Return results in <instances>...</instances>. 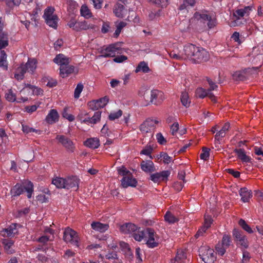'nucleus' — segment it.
<instances>
[{
	"label": "nucleus",
	"mask_w": 263,
	"mask_h": 263,
	"mask_svg": "<svg viewBox=\"0 0 263 263\" xmlns=\"http://www.w3.org/2000/svg\"><path fill=\"white\" fill-rule=\"evenodd\" d=\"M24 190L27 193V197L30 198L33 189V184L29 181H25L22 184H16L11 190V193L13 196H19L23 193Z\"/></svg>",
	"instance_id": "1"
},
{
	"label": "nucleus",
	"mask_w": 263,
	"mask_h": 263,
	"mask_svg": "<svg viewBox=\"0 0 263 263\" xmlns=\"http://www.w3.org/2000/svg\"><path fill=\"white\" fill-rule=\"evenodd\" d=\"M214 250L208 246H201L199 249L200 258L205 263H213L216 259Z\"/></svg>",
	"instance_id": "2"
},
{
	"label": "nucleus",
	"mask_w": 263,
	"mask_h": 263,
	"mask_svg": "<svg viewBox=\"0 0 263 263\" xmlns=\"http://www.w3.org/2000/svg\"><path fill=\"white\" fill-rule=\"evenodd\" d=\"M54 11L53 7H48L44 11L43 17L49 26L56 29L58 26V18L55 14H53Z\"/></svg>",
	"instance_id": "3"
},
{
	"label": "nucleus",
	"mask_w": 263,
	"mask_h": 263,
	"mask_svg": "<svg viewBox=\"0 0 263 263\" xmlns=\"http://www.w3.org/2000/svg\"><path fill=\"white\" fill-rule=\"evenodd\" d=\"M64 240L66 242H69L71 245L79 247L80 238L78 233L73 230L67 228L64 232Z\"/></svg>",
	"instance_id": "4"
},
{
	"label": "nucleus",
	"mask_w": 263,
	"mask_h": 263,
	"mask_svg": "<svg viewBox=\"0 0 263 263\" xmlns=\"http://www.w3.org/2000/svg\"><path fill=\"white\" fill-rule=\"evenodd\" d=\"M147 246L151 248L156 247L159 245V237L155 231L151 228L146 229L145 238Z\"/></svg>",
	"instance_id": "5"
},
{
	"label": "nucleus",
	"mask_w": 263,
	"mask_h": 263,
	"mask_svg": "<svg viewBox=\"0 0 263 263\" xmlns=\"http://www.w3.org/2000/svg\"><path fill=\"white\" fill-rule=\"evenodd\" d=\"M209 58V52L201 47L196 46L192 60L195 63L205 62Z\"/></svg>",
	"instance_id": "6"
},
{
	"label": "nucleus",
	"mask_w": 263,
	"mask_h": 263,
	"mask_svg": "<svg viewBox=\"0 0 263 263\" xmlns=\"http://www.w3.org/2000/svg\"><path fill=\"white\" fill-rule=\"evenodd\" d=\"M233 236L236 241L237 245L241 246L245 249L248 247V241L246 236L243 235L241 231L234 229L233 231Z\"/></svg>",
	"instance_id": "7"
},
{
	"label": "nucleus",
	"mask_w": 263,
	"mask_h": 263,
	"mask_svg": "<svg viewBox=\"0 0 263 263\" xmlns=\"http://www.w3.org/2000/svg\"><path fill=\"white\" fill-rule=\"evenodd\" d=\"M251 10V6H246L243 8L236 10L233 13V17L235 18L234 25H238L239 24L238 21L245 16H248Z\"/></svg>",
	"instance_id": "8"
},
{
	"label": "nucleus",
	"mask_w": 263,
	"mask_h": 263,
	"mask_svg": "<svg viewBox=\"0 0 263 263\" xmlns=\"http://www.w3.org/2000/svg\"><path fill=\"white\" fill-rule=\"evenodd\" d=\"M165 99L163 92L160 90L154 89L151 91L150 102L156 105H160Z\"/></svg>",
	"instance_id": "9"
},
{
	"label": "nucleus",
	"mask_w": 263,
	"mask_h": 263,
	"mask_svg": "<svg viewBox=\"0 0 263 263\" xmlns=\"http://www.w3.org/2000/svg\"><path fill=\"white\" fill-rule=\"evenodd\" d=\"M130 115L128 113L123 114V111L119 109L116 111V124L121 125V127L127 126L129 120Z\"/></svg>",
	"instance_id": "10"
},
{
	"label": "nucleus",
	"mask_w": 263,
	"mask_h": 263,
	"mask_svg": "<svg viewBox=\"0 0 263 263\" xmlns=\"http://www.w3.org/2000/svg\"><path fill=\"white\" fill-rule=\"evenodd\" d=\"M108 101V98L105 96L99 100L91 101L88 103V105L91 109L98 110L104 107L107 104Z\"/></svg>",
	"instance_id": "11"
},
{
	"label": "nucleus",
	"mask_w": 263,
	"mask_h": 263,
	"mask_svg": "<svg viewBox=\"0 0 263 263\" xmlns=\"http://www.w3.org/2000/svg\"><path fill=\"white\" fill-rule=\"evenodd\" d=\"M171 173L169 171H163L151 175L149 179L154 183H158L167 180Z\"/></svg>",
	"instance_id": "12"
},
{
	"label": "nucleus",
	"mask_w": 263,
	"mask_h": 263,
	"mask_svg": "<svg viewBox=\"0 0 263 263\" xmlns=\"http://www.w3.org/2000/svg\"><path fill=\"white\" fill-rule=\"evenodd\" d=\"M123 44V42L116 43V63H121L127 60V56L123 54L126 52L125 48L121 47Z\"/></svg>",
	"instance_id": "13"
},
{
	"label": "nucleus",
	"mask_w": 263,
	"mask_h": 263,
	"mask_svg": "<svg viewBox=\"0 0 263 263\" xmlns=\"http://www.w3.org/2000/svg\"><path fill=\"white\" fill-rule=\"evenodd\" d=\"M56 139L70 152H73L75 147L73 142L63 135H58Z\"/></svg>",
	"instance_id": "14"
},
{
	"label": "nucleus",
	"mask_w": 263,
	"mask_h": 263,
	"mask_svg": "<svg viewBox=\"0 0 263 263\" xmlns=\"http://www.w3.org/2000/svg\"><path fill=\"white\" fill-rule=\"evenodd\" d=\"M141 170L146 173H152L156 171L153 162L151 160H142L140 163Z\"/></svg>",
	"instance_id": "15"
},
{
	"label": "nucleus",
	"mask_w": 263,
	"mask_h": 263,
	"mask_svg": "<svg viewBox=\"0 0 263 263\" xmlns=\"http://www.w3.org/2000/svg\"><path fill=\"white\" fill-rule=\"evenodd\" d=\"M137 184V181L133 177L132 174L123 177L121 180V185L124 188H126L128 186L136 187Z\"/></svg>",
	"instance_id": "16"
},
{
	"label": "nucleus",
	"mask_w": 263,
	"mask_h": 263,
	"mask_svg": "<svg viewBox=\"0 0 263 263\" xmlns=\"http://www.w3.org/2000/svg\"><path fill=\"white\" fill-rule=\"evenodd\" d=\"M66 182L65 189H73L74 190H77L79 187L80 179L76 176H72L66 178Z\"/></svg>",
	"instance_id": "17"
},
{
	"label": "nucleus",
	"mask_w": 263,
	"mask_h": 263,
	"mask_svg": "<svg viewBox=\"0 0 263 263\" xmlns=\"http://www.w3.org/2000/svg\"><path fill=\"white\" fill-rule=\"evenodd\" d=\"M196 95L200 98H204L208 97L212 101L216 102V99L213 93L210 92V90H205L202 88H198L196 90Z\"/></svg>",
	"instance_id": "18"
},
{
	"label": "nucleus",
	"mask_w": 263,
	"mask_h": 263,
	"mask_svg": "<svg viewBox=\"0 0 263 263\" xmlns=\"http://www.w3.org/2000/svg\"><path fill=\"white\" fill-rule=\"evenodd\" d=\"M155 124H156L155 121L152 119H147L140 125V129L143 133L151 132L153 129Z\"/></svg>",
	"instance_id": "19"
},
{
	"label": "nucleus",
	"mask_w": 263,
	"mask_h": 263,
	"mask_svg": "<svg viewBox=\"0 0 263 263\" xmlns=\"http://www.w3.org/2000/svg\"><path fill=\"white\" fill-rule=\"evenodd\" d=\"M17 233L16 224H12L9 227L1 231V234L4 237H13Z\"/></svg>",
	"instance_id": "20"
},
{
	"label": "nucleus",
	"mask_w": 263,
	"mask_h": 263,
	"mask_svg": "<svg viewBox=\"0 0 263 263\" xmlns=\"http://www.w3.org/2000/svg\"><path fill=\"white\" fill-rule=\"evenodd\" d=\"M236 154L237 157L243 163H249L251 162V158L250 156L247 155L246 152L243 148H235L234 150Z\"/></svg>",
	"instance_id": "21"
},
{
	"label": "nucleus",
	"mask_w": 263,
	"mask_h": 263,
	"mask_svg": "<svg viewBox=\"0 0 263 263\" xmlns=\"http://www.w3.org/2000/svg\"><path fill=\"white\" fill-rule=\"evenodd\" d=\"M186 259L185 252L182 250H178L175 257L172 259L170 263H185Z\"/></svg>",
	"instance_id": "22"
},
{
	"label": "nucleus",
	"mask_w": 263,
	"mask_h": 263,
	"mask_svg": "<svg viewBox=\"0 0 263 263\" xmlns=\"http://www.w3.org/2000/svg\"><path fill=\"white\" fill-rule=\"evenodd\" d=\"M138 230V227L132 223H127L120 226V231L124 234L132 233Z\"/></svg>",
	"instance_id": "23"
},
{
	"label": "nucleus",
	"mask_w": 263,
	"mask_h": 263,
	"mask_svg": "<svg viewBox=\"0 0 263 263\" xmlns=\"http://www.w3.org/2000/svg\"><path fill=\"white\" fill-rule=\"evenodd\" d=\"M59 116L55 109H51L45 118L47 123L50 124H53L59 120Z\"/></svg>",
	"instance_id": "24"
},
{
	"label": "nucleus",
	"mask_w": 263,
	"mask_h": 263,
	"mask_svg": "<svg viewBox=\"0 0 263 263\" xmlns=\"http://www.w3.org/2000/svg\"><path fill=\"white\" fill-rule=\"evenodd\" d=\"M96 26L92 24H89L86 21L78 22L77 27L75 28L76 31H81L88 29H95Z\"/></svg>",
	"instance_id": "25"
},
{
	"label": "nucleus",
	"mask_w": 263,
	"mask_h": 263,
	"mask_svg": "<svg viewBox=\"0 0 263 263\" xmlns=\"http://www.w3.org/2000/svg\"><path fill=\"white\" fill-rule=\"evenodd\" d=\"M196 46L192 44H187L184 46V52L186 59H190L192 60Z\"/></svg>",
	"instance_id": "26"
},
{
	"label": "nucleus",
	"mask_w": 263,
	"mask_h": 263,
	"mask_svg": "<svg viewBox=\"0 0 263 263\" xmlns=\"http://www.w3.org/2000/svg\"><path fill=\"white\" fill-rule=\"evenodd\" d=\"M239 193L241 196V200L243 202H248L252 197L251 191L250 190H248L247 187L241 188Z\"/></svg>",
	"instance_id": "27"
},
{
	"label": "nucleus",
	"mask_w": 263,
	"mask_h": 263,
	"mask_svg": "<svg viewBox=\"0 0 263 263\" xmlns=\"http://www.w3.org/2000/svg\"><path fill=\"white\" fill-rule=\"evenodd\" d=\"M53 61L59 65L60 68L69 63V59L63 54H58L54 59Z\"/></svg>",
	"instance_id": "28"
},
{
	"label": "nucleus",
	"mask_w": 263,
	"mask_h": 263,
	"mask_svg": "<svg viewBox=\"0 0 263 263\" xmlns=\"http://www.w3.org/2000/svg\"><path fill=\"white\" fill-rule=\"evenodd\" d=\"M102 57H115V45L111 44L102 50Z\"/></svg>",
	"instance_id": "29"
},
{
	"label": "nucleus",
	"mask_w": 263,
	"mask_h": 263,
	"mask_svg": "<svg viewBox=\"0 0 263 263\" xmlns=\"http://www.w3.org/2000/svg\"><path fill=\"white\" fill-rule=\"evenodd\" d=\"M74 66L69 65V64L60 68V74L62 78L67 77L69 74L74 72Z\"/></svg>",
	"instance_id": "30"
},
{
	"label": "nucleus",
	"mask_w": 263,
	"mask_h": 263,
	"mask_svg": "<svg viewBox=\"0 0 263 263\" xmlns=\"http://www.w3.org/2000/svg\"><path fill=\"white\" fill-rule=\"evenodd\" d=\"M26 71V67H25L24 64H21L15 70L14 78L17 80H23Z\"/></svg>",
	"instance_id": "31"
},
{
	"label": "nucleus",
	"mask_w": 263,
	"mask_h": 263,
	"mask_svg": "<svg viewBox=\"0 0 263 263\" xmlns=\"http://www.w3.org/2000/svg\"><path fill=\"white\" fill-rule=\"evenodd\" d=\"M84 144L90 148H97L100 145L99 140L97 138H91L87 139Z\"/></svg>",
	"instance_id": "32"
},
{
	"label": "nucleus",
	"mask_w": 263,
	"mask_h": 263,
	"mask_svg": "<svg viewBox=\"0 0 263 263\" xmlns=\"http://www.w3.org/2000/svg\"><path fill=\"white\" fill-rule=\"evenodd\" d=\"M91 228L96 231L101 233L105 232L108 229V225L99 222H93L91 224Z\"/></svg>",
	"instance_id": "33"
},
{
	"label": "nucleus",
	"mask_w": 263,
	"mask_h": 263,
	"mask_svg": "<svg viewBox=\"0 0 263 263\" xmlns=\"http://www.w3.org/2000/svg\"><path fill=\"white\" fill-rule=\"evenodd\" d=\"M37 61L34 59H29L28 62L24 64L28 72L33 73L36 68Z\"/></svg>",
	"instance_id": "34"
},
{
	"label": "nucleus",
	"mask_w": 263,
	"mask_h": 263,
	"mask_svg": "<svg viewBox=\"0 0 263 263\" xmlns=\"http://www.w3.org/2000/svg\"><path fill=\"white\" fill-rule=\"evenodd\" d=\"M194 17L197 21L204 24L208 18H210V15L206 13L196 12L194 14Z\"/></svg>",
	"instance_id": "35"
},
{
	"label": "nucleus",
	"mask_w": 263,
	"mask_h": 263,
	"mask_svg": "<svg viewBox=\"0 0 263 263\" xmlns=\"http://www.w3.org/2000/svg\"><path fill=\"white\" fill-rule=\"evenodd\" d=\"M8 45V34L6 32L0 33V50Z\"/></svg>",
	"instance_id": "36"
},
{
	"label": "nucleus",
	"mask_w": 263,
	"mask_h": 263,
	"mask_svg": "<svg viewBox=\"0 0 263 263\" xmlns=\"http://www.w3.org/2000/svg\"><path fill=\"white\" fill-rule=\"evenodd\" d=\"M66 178L57 177L52 180V183L58 188L65 189Z\"/></svg>",
	"instance_id": "37"
},
{
	"label": "nucleus",
	"mask_w": 263,
	"mask_h": 263,
	"mask_svg": "<svg viewBox=\"0 0 263 263\" xmlns=\"http://www.w3.org/2000/svg\"><path fill=\"white\" fill-rule=\"evenodd\" d=\"M81 15L86 19H88L92 16V13L88 7L85 5H83L80 9Z\"/></svg>",
	"instance_id": "38"
},
{
	"label": "nucleus",
	"mask_w": 263,
	"mask_h": 263,
	"mask_svg": "<svg viewBox=\"0 0 263 263\" xmlns=\"http://www.w3.org/2000/svg\"><path fill=\"white\" fill-rule=\"evenodd\" d=\"M3 244L4 246V249L8 254H12L14 252L13 249V241L8 239H4L3 240Z\"/></svg>",
	"instance_id": "39"
},
{
	"label": "nucleus",
	"mask_w": 263,
	"mask_h": 263,
	"mask_svg": "<svg viewBox=\"0 0 263 263\" xmlns=\"http://www.w3.org/2000/svg\"><path fill=\"white\" fill-rule=\"evenodd\" d=\"M145 235L146 230L140 231V228L138 227V230L136 232H133V236L136 241H141L145 238Z\"/></svg>",
	"instance_id": "40"
},
{
	"label": "nucleus",
	"mask_w": 263,
	"mask_h": 263,
	"mask_svg": "<svg viewBox=\"0 0 263 263\" xmlns=\"http://www.w3.org/2000/svg\"><path fill=\"white\" fill-rule=\"evenodd\" d=\"M5 98L8 102H14L16 101V95L11 89H9L6 91Z\"/></svg>",
	"instance_id": "41"
},
{
	"label": "nucleus",
	"mask_w": 263,
	"mask_h": 263,
	"mask_svg": "<svg viewBox=\"0 0 263 263\" xmlns=\"http://www.w3.org/2000/svg\"><path fill=\"white\" fill-rule=\"evenodd\" d=\"M149 70L147 64L145 62H141L136 67L135 71L136 72L142 71L144 73H147Z\"/></svg>",
	"instance_id": "42"
},
{
	"label": "nucleus",
	"mask_w": 263,
	"mask_h": 263,
	"mask_svg": "<svg viewBox=\"0 0 263 263\" xmlns=\"http://www.w3.org/2000/svg\"><path fill=\"white\" fill-rule=\"evenodd\" d=\"M165 220L170 224L174 223L178 221V218L170 212H167L164 215Z\"/></svg>",
	"instance_id": "43"
},
{
	"label": "nucleus",
	"mask_w": 263,
	"mask_h": 263,
	"mask_svg": "<svg viewBox=\"0 0 263 263\" xmlns=\"http://www.w3.org/2000/svg\"><path fill=\"white\" fill-rule=\"evenodd\" d=\"M181 102L182 105L186 107H189L191 101L189 99V95L186 91L182 92L180 98Z\"/></svg>",
	"instance_id": "44"
},
{
	"label": "nucleus",
	"mask_w": 263,
	"mask_h": 263,
	"mask_svg": "<svg viewBox=\"0 0 263 263\" xmlns=\"http://www.w3.org/2000/svg\"><path fill=\"white\" fill-rule=\"evenodd\" d=\"M195 3V0H184L183 3L179 6V9L182 10L193 7Z\"/></svg>",
	"instance_id": "45"
},
{
	"label": "nucleus",
	"mask_w": 263,
	"mask_h": 263,
	"mask_svg": "<svg viewBox=\"0 0 263 263\" xmlns=\"http://www.w3.org/2000/svg\"><path fill=\"white\" fill-rule=\"evenodd\" d=\"M26 3L32 2V0H24ZM21 0H7L6 5L10 8H13L15 6H18L21 4Z\"/></svg>",
	"instance_id": "46"
},
{
	"label": "nucleus",
	"mask_w": 263,
	"mask_h": 263,
	"mask_svg": "<svg viewBox=\"0 0 263 263\" xmlns=\"http://www.w3.org/2000/svg\"><path fill=\"white\" fill-rule=\"evenodd\" d=\"M32 85L29 84H24V87L21 90L20 92L24 95L32 96Z\"/></svg>",
	"instance_id": "47"
},
{
	"label": "nucleus",
	"mask_w": 263,
	"mask_h": 263,
	"mask_svg": "<svg viewBox=\"0 0 263 263\" xmlns=\"http://www.w3.org/2000/svg\"><path fill=\"white\" fill-rule=\"evenodd\" d=\"M120 249L121 251L126 254H130V248L129 245L124 241L119 242Z\"/></svg>",
	"instance_id": "48"
},
{
	"label": "nucleus",
	"mask_w": 263,
	"mask_h": 263,
	"mask_svg": "<svg viewBox=\"0 0 263 263\" xmlns=\"http://www.w3.org/2000/svg\"><path fill=\"white\" fill-rule=\"evenodd\" d=\"M233 79L236 81H243L246 79L245 73L242 71H236L233 75Z\"/></svg>",
	"instance_id": "49"
},
{
	"label": "nucleus",
	"mask_w": 263,
	"mask_h": 263,
	"mask_svg": "<svg viewBox=\"0 0 263 263\" xmlns=\"http://www.w3.org/2000/svg\"><path fill=\"white\" fill-rule=\"evenodd\" d=\"M231 236L230 235H228L227 234H224L221 240V243H220L224 247H226L227 248H228L230 246L231 243Z\"/></svg>",
	"instance_id": "50"
},
{
	"label": "nucleus",
	"mask_w": 263,
	"mask_h": 263,
	"mask_svg": "<svg viewBox=\"0 0 263 263\" xmlns=\"http://www.w3.org/2000/svg\"><path fill=\"white\" fill-rule=\"evenodd\" d=\"M238 223L239 226L248 233L251 234L253 232L251 228L246 222L243 219H240L238 222Z\"/></svg>",
	"instance_id": "51"
},
{
	"label": "nucleus",
	"mask_w": 263,
	"mask_h": 263,
	"mask_svg": "<svg viewBox=\"0 0 263 263\" xmlns=\"http://www.w3.org/2000/svg\"><path fill=\"white\" fill-rule=\"evenodd\" d=\"M22 129L23 132L25 134H28V133H31V132H35L39 134L40 133V130L35 129L32 127H30L28 125L24 124H22Z\"/></svg>",
	"instance_id": "52"
},
{
	"label": "nucleus",
	"mask_w": 263,
	"mask_h": 263,
	"mask_svg": "<svg viewBox=\"0 0 263 263\" xmlns=\"http://www.w3.org/2000/svg\"><path fill=\"white\" fill-rule=\"evenodd\" d=\"M152 3L162 8L165 7L169 3V0H149Z\"/></svg>",
	"instance_id": "53"
},
{
	"label": "nucleus",
	"mask_w": 263,
	"mask_h": 263,
	"mask_svg": "<svg viewBox=\"0 0 263 263\" xmlns=\"http://www.w3.org/2000/svg\"><path fill=\"white\" fill-rule=\"evenodd\" d=\"M117 171L118 174L121 176H123V177L132 174L130 172L128 171L123 165L118 167Z\"/></svg>",
	"instance_id": "54"
},
{
	"label": "nucleus",
	"mask_w": 263,
	"mask_h": 263,
	"mask_svg": "<svg viewBox=\"0 0 263 263\" xmlns=\"http://www.w3.org/2000/svg\"><path fill=\"white\" fill-rule=\"evenodd\" d=\"M83 88H84V86L82 83H79L77 85V87L75 88L74 92V98L78 99L80 97V94L82 92V91L83 89Z\"/></svg>",
	"instance_id": "55"
},
{
	"label": "nucleus",
	"mask_w": 263,
	"mask_h": 263,
	"mask_svg": "<svg viewBox=\"0 0 263 263\" xmlns=\"http://www.w3.org/2000/svg\"><path fill=\"white\" fill-rule=\"evenodd\" d=\"M7 55L6 52L2 50L0 53V67H5L7 68L6 63Z\"/></svg>",
	"instance_id": "56"
},
{
	"label": "nucleus",
	"mask_w": 263,
	"mask_h": 263,
	"mask_svg": "<svg viewBox=\"0 0 263 263\" xmlns=\"http://www.w3.org/2000/svg\"><path fill=\"white\" fill-rule=\"evenodd\" d=\"M210 155V149L207 147H203L202 152L200 155V157L201 159L206 160Z\"/></svg>",
	"instance_id": "57"
},
{
	"label": "nucleus",
	"mask_w": 263,
	"mask_h": 263,
	"mask_svg": "<svg viewBox=\"0 0 263 263\" xmlns=\"http://www.w3.org/2000/svg\"><path fill=\"white\" fill-rule=\"evenodd\" d=\"M126 10L124 6L122 5H118V8H116V16L119 17H123L124 13Z\"/></svg>",
	"instance_id": "58"
},
{
	"label": "nucleus",
	"mask_w": 263,
	"mask_h": 263,
	"mask_svg": "<svg viewBox=\"0 0 263 263\" xmlns=\"http://www.w3.org/2000/svg\"><path fill=\"white\" fill-rule=\"evenodd\" d=\"M215 249L217 253L219 255L222 256L226 253V249L227 248L226 247H224V246H223L222 245L219 243L216 246Z\"/></svg>",
	"instance_id": "59"
},
{
	"label": "nucleus",
	"mask_w": 263,
	"mask_h": 263,
	"mask_svg": "<svg viewBox=\"0 0 263 263\" xmlns=\"http://www.w3.org/2000/svg\"><path fill=\"white\" fill-rule=\"evenodd\" d=\"M254 154L258 156L257 159L258 160H261V157H263V149L261 147L255 146L254 148Z\"/></svg>",
	"instance_id": "60"
},
{
	"label": "nucleus",
	"mask_w": 263,
	"mask_h": 263,
	"mask_svg": "<svg viewBox=\"0 0 263 263\" xmlns=\"http://www.w3.org/2000/svg\"><path fill=\"white\" fill-rule=\"evenodd\" d=\"M160 157L163 158V162L165 164L170 163L172 160V158L165 152H161L160 154Z\"/></svg>",
	"instance_id": "61"
},
{
	"label": "nucleus",
	"mask_w": 263,
	"mask_h": 263,
	"mask_svg": "<svg viewBox=\"0 0 263 263\" xmlns=\"http://www.w3.org/2000/svg\"><path fill=\"white\" fill-rule=\"evenodd\" d=\"M127 25V23L125 22L122 21L120 22L116 26V37H118L120 32H121L122 29L125 27Z\"/></svg>",
	"instance_id": "62"
},
{
	"label": "nucleus",
	"mask_w": 263,
	"mask_h": 263,
	"mask_svg": "<svg viewBox=\"0 0 263 263\" xmlns=\"http://www.w3.org/2000/svg\"><path fill=\"white\" fill-rule=\"evenodd\" d=\"M101 115V111H98L95 112L94 113L93 116L91 118H90L91 119V121H92L91 124H95L97 122H98L100 119Z\"/></svg>",
	"instance_id": "63"
},
{
	"label": "nucleus",
	"mask_w": 263,
	"mask_h": 263,
	"mask_svg": "<svg viewBox=\"0 0 263 263\" xmlns=\"http://www.w3.org/2000/svg\"><path fill=\"white\" fill-rule=\"evenodd\" d=\"M170 57L175 60H181L180 55L178 53V49H175L169 53Z\"/></svg>",
	"instance_id": "64"
}]
</instances>
